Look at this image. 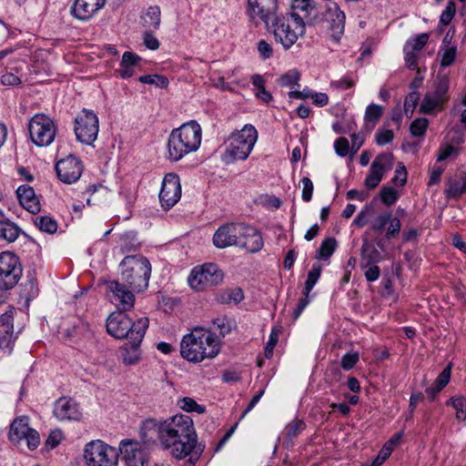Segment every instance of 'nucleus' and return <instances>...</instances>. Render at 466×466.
<instances>
[{"instance_id": "1", "label": "nucleus", "mask_w": 466, "mask_h": 466, "mask_svg": "<svg viewBox=\"0 0 466 466\" xmlns=\"http://www.w3.org/2000/svg\"><path fill=\"white\" fill-rule=\"evenodd\" d=\"M139 436L147 448L159 442L177 460L190 456L192 464L198 461L205 448L198 443L196 429L188 415L177 414L166 420L147 418L140 424Z\"/></svg>"}, {"instance_id": "2", "label": "nucleus", "mask_w": 466, "mask_h": 466, "mask_svg": "<svg viewBox=\"0 0 466 466\" xmlns=\"http://www.w3.org/2000/svg\"><path fill=\"white\" fill-rule=\"evenodd\" d=\"M246 15L256 26L263 24L274 38L289 50L305 34V23L298 13L279 14V0H247Z\"/></svg>"}, {"instance_id": "3", "label": "nucleus", "mask_w": 466, "mask_h": 466, "mask_svg": "<svg viewBox=\"0 0 466 466\" xmlns=\"http://www.w3.org/2000/svg\"><path fill=\"white\" fill-rule=\"evenodd\" d=\"M107 297L111 304L116 308V311L110 314L106 319L107 333L117 339H127L131 341L139 337V333L137 332H141L144 339L149 324L148 319L141 317L134 320L126 313L133 309L135 295L124 289L118 283L109 282Z\"/></svg>"}, {"instance_id": "4", "label": "nucleus", "mask_w": 466, "mask_h": 466, "mask_svg": "<svg viewBox=\"0 0 466 466\" xmlns=\"http://www.w3.org/2000/svg\"><path fill=\"white\" fill-rule=\"evenodd\" d=\"M202 134L197 120H189L172 129L167 141L166 158L177 163L190 153H196L202 143Z\"/></svg>"}, {"instance_id": "5", "label": "nucleus", "mask_w": 466, "mask_h": 466, "mask_svg": "<svg viewBox=\"0 0 466 466\" xmlns=\"http://www.w3.org/2000/svg\"><path fill=\"white\" fill-rule=\"evenodd\" d=\"M219 352V341L215 333L196 328L183 337L180 342V355L192 362L199 363L206 358L213 359Z\"/></svg>"}, {"instance_id": "6", "label": "nucleus", "mask_w": 466, "mask_h": 466, "mask_svg": "<svg viewBox=\"0 0 466 466\" xmlns=\"http://www.w3.org/2000/svg\"><path fill=\"white\" fill-rule=\"evenodd\" d=\"M121 281H116L124 289L134 294L142 293L148 288L152 266L147 257L142 255H127L121 261Z\"/></svg>"}, {"instance_id": "7", "label": "nucleus", "mask_w": 466, "mask_h": 466, "mask_svg": "<svg viewBox=\"0 0 466 466\" xmlns=\"http://www.w3.org/2000/svg\"><path fill=\"white\" fill-rule=\"evenodd\" d=\"M258 139V132L254 125H243L240 130L236 129L230 133L228 138V146L222 155L225 164L243 161L252 153Z\"/></svg>"}, {"instance_id": "8", "label": "nucleus", "mask_w": 466, "mask_h": 466, "mask_svg": "<svg viewBox=\"0 0 466 466\" xmlns=\"http://www.w3.org/2000/svg\"><path fill=\"white\" fill-rule=\"evenodd\" d=\"M224 272L216 263L196 266L190 271L188 283L193 290L202 292L215 289L223 282Z\"/></svg>"}, {"instance_id": "9", "label": "nucleus", "mask_w": 466, "mask_h": 466, "mask_svg": "<svg viewBox=\"0 0 466 466\" xmlns=\"http://www.w3.org/2000/svg\"><path fill=\"white\" fill-rule=\"evenodd\" d=\"M84 460L87 466H117L118 451L101 440L85 445Z\"/></svg>"}, {"instance_id": "10", "label": "nucleus", "mask_w": 466, "mask_h": 466, "mask_svg": "<svg viewBox=\"0 0 466 466\" xmlns=\"http://www.w3.org/2000/svg\"><path fill=\"white\" fill-rule=\"evenodd\" d=\"M98 117L92 109H82L75 118V131L77 142L86 146H92L98 134Z\"/></svg>"}, {"instance_id": "11", "label": "nucleus", "mask_w": 466, "mask_h": 466, "mask_svg": "<svg viewBox=\"0 0 466 466\" xmlns=\"http://www.w3.org/2000/svg\"><path fill=\"white\" fill-rule=\"evenodd\" d=\"M29 137L37 147L51 145L56 136L54 121L44 114L34 115L28 124Z\"/></svg>"}, {"instance_id": "12", "label": "nucleus", "mask_w": 466, "mask_h": 466, "mask_svg": "<svg viewBox=\"0 0 466 466\" xmlns=\"http://www.w3.org/2000/svg\"><path fill=\"white\" fill-rule=\"evenodd\" d=\"M181 197L180 179L176 173H167L162 179L159 192L160 206L166 211L170 210Z\"/></svg>"}, {"instance_id": "13", "label": "nucleus", "mask_w": 466, "mask_h": 466, "mask_svg": "<svg viewBox=\"0 0 466 466\" xmlns=\"http://www.w3.org/2000/svg\"><path fill=\"white\" fill-rule=\"evenodd\" d=\"M84 164L79 157L70 155L55 164V171L57 177L64 184L71 185L76 183L83 174Z\"/></svg>"}, {"instance_id": "14", "label": "nucleus", "mask_w": 466, "mask_h": 466, "mask_svg": "<svg viewBox=\"0 0 466 466\" xmlns=\"http://www.w3.org/2000/svg\"><path fill=\"white\" fill-rule=\"evenodd\" d=\"M53 415L60 421H79L82 419L83 412L82 408L75 399L63 396L55 400Z\"/></svg>"}, {"instance_id": "15", "label": "nucleus", "mask_w": 466, "mask_h": 466, "mask_svg": "<svg viewBox=\"0 0 466 466\" xmlns=\"http://www.w3.org/2000/svg\"><path fill=\"white\" fill-rule=\"evenodd\" d=\"M119 454H122L126 466H147V455L141 449L139 441L133 439H123L119 444Z\"/></svg>"}, {"instance_id": "16", "label": "nucleus", "mask_w": 466, "mask_h": 466, "mask_svg": "<svg viewBox=\"0 0 466 466\" xmlns=\"http://www.w3.org/2000/svg\"><path fill=\"white\" fill-rule=\"evenodd\" d=\"M242 228L243 223H225L217 228L214 236H212V243H214L216 248L220 249L236 246L239 236H241Z\"/></svg>"}, {"instance_id": "17", "label": "nucleus", "mask_w": 466, "mask_h": 466, "mask_svg": "<svg viewBox=\"0 0 466 466\" xmlns=\"http://www.w3.org/2000/svg\"><path fill=\"white\" fill-rule=\"evenodd\" d=\"M322 273V266L319 263H313L310 271L307 273L306 281L302 291V298L299 299L297 309L293 310L292 319L293 320L299 318L303 313L306 307L310 303V292L312 289L318 283V280Z\"/></svg>"}, {"instance_id": "18", "label": "nucleus", "mask_w": 466, "mask_h": 466, "mask_svg": "<svg viewBox=\"0 0 466 466\" xmlns=\"http://www.w3.org/2000/svg\"><path fill=\"white\" fill-rule=\"evenodd\" d=\"M400 220L399 217H393L391 211L381 212L378 215L371 224V229L381 234L386 228L385 238L394 239L399 237L400 231Z\"/></svg>"}, {"instance_id": "19", "label": "nucleus", "mask_w": 466, "mask_h": 466, "mask_svg": "<svg viewBox=\"0 0 466 466\" xmlns=\"http://www.w3.org/2000/svg\"><path fill=\"white\" fill-rule=\"evenodd\" d=\"M242 229L241 236H239L236 246L246 249L249 253H256L261 250L263 239L259 230L246 223H243Z\"/></svg>"}, {"instance_id": "20", "label": "nucleus", "mask_w": 466, "mask_h": 466, "mask_svg": "<svg viewBox=\"0 0 466 466\" xmlns=\"http://www.w3.org/2000/svg\"><path fill=\"white\" fill-rule=\"evenodd\" d=\"M106 0H76L71 8L73 17L79 21H88L103 8Z\"/></svg>"}, {"instance_id": "21", "label": "nucleus", "mask_w": 466, "mask_h": 466, "mask_svg": "<svg viewBox=\"0 0 466 466\" xmlns=\"http://www.w3.org/2000/svg\"><path fill=\"white\" fill-rule=\"evenodd\" d=\"M329 14V23L331 31V39L336 44L341 39L344 34L345 14L339 7L336 2H331L328 6Z\"/></svg>"}, {"instance_id": "22", "label": "nucleus", "mask_w": 466, "mask_h": 466, "mask_svg": "<svg viewBox=\"0 0 466 466\" xmlns=\"http://www.w3.org/2000/svg\"><path fill=\"white\" fill-rule=\"evenodd\" d=\"M16 198L20 206L26 211L35 215L40 212V202L37 195L35 194L33 187L24 184L15 189Z\"/></svg>"}, {"instance_id": "23", "label": "nucleus", "mask_w": 466, "mask_h": 466, "mask_svg": "<svg viewBox=\"0 0 466 466\" xmlns=\"http://www.w3.org/2000/svg\"><path fill=\"white\" fill-rule=\"evenodd\" d=\"M142 58L132 51H126L122 55L119 68L115 71L116 77L128 79L135 75V68L139 66Z\"/></svg>"}, {"instance_id": "24", "label": "nucleus", "mask_w": 466, "mask_h": 466, "mask_svg": "<svg viewBox=\"0 0 466 466\" xmlns=\"http://www.w3.org/2000/svg\"><path fill=\"white\" fill-rule=\"evenodd\" d=\"M393 163L394 156L392 152H381L375 157L367 176L382 179L386 172L393 167Z\"/></svg>"}, {"instance_id": "25", "label": "nucleus", "mask_w": 466, "mask_h": 466, "mask_svg": "<svg viewBox=\"0 0 466 466\" xmlns=\"http://www.w3.org/2000/svg\"><path fill=\"white\" fill-rule=\"evenodd\" d=\"M139 336L136 340H131L120 349L122 363L127 366L137 364L140 360V345L142 342V334L138 332Z\"/></svg>"}, {"instance_id": "26", "label": "nucleus", "mask_w": 466, "mask_h": 466, "mask_svg": "<svg viewBox=\"0 0 466 466\" xmlns=\"http://www.w3.org/2000/svg\"><path fill=\"white\" fill-rule=\"evenodd\" d=\"M33 428H29L27 417L15 418L11 423L8 431V439L14 445H20L23 441V437L31 431Z\"/></svg>"}, {"instance_id": "27", "label": "nucleus", "mask_w": 466, "mask_h": 466, "mask_svg": "<svg viewBox=\"0 0 466 466\" xmlns=\"http://www.w3.org/2000/svg\"><path fill=\"white\" fill-rule=\"evenodd\" d=\"M244 299L242 288H225L215 294V300L220 305H237Z\"/></svg>"}, {"instance_id": "28", "label": "nucleus", "mask_w": 466, "mask_h": 466, "mask_svg": "<svg viewBox=\"0 0 466 466\" xmlns=\"http://www.w3.org/2000/svg\"><path fill=\"white\" fill-rule=\"evenodd\" d=\"M22 273L14 271H0V304L7 299V291L19 282Z\"/></svg>"}, {"instance_id": "29", "label": "nucleus", "mask_w": 466, "mask_h": 466, "mask_svg": "<svg viewBox=\"0 0 466 466\" xmlns=\"http://www.w3.org/2000/svg\"><path fill=\"white\" fill-rule=\"evenodd\" d=\"M360 267L366 268L370 265L377 264L382 261V256L373 244H370L367 240L363 242L360 250Z\"/></svg>"}, {"instance_id": "30", "label": "nucleus", "mask_w": 466, "mask_h": 466, "mask_svg": "<svg viewBox=\"0 0 466 466\" xmlns=\"http://www.w3.org/2000/svg\"><path fill=\"white\" fill-rule=\"evenodd\" d=\"M161 11L159 5H149L141 15V25L145 28L158 30L160 28Z\"/></svg>"}, {"instance_id": "31", "label": "nucleus", "mask_w": 466, "mask_h": 466, "mask_svg": "<svg viewBox=\"0 0 466 466\" xmlns=\"http://www.w3.org/2000/svg\"><path fill=\"white\" fill-rule=\"evenodd\" d=\"M461 181L457 179H450L449 187L445 189V197L448 199L458 200L466 194V172L461 174Z\"/></svg>"}, {"instance_id": "32", "label": "nucleus", "mask_w": 466, "mask_h": 466, "mask_svg": "<svg viewBox=\"0 0 466 466\" xmlns=\"http://www.w3.org/2000/svg\"><path fill=\"white\" fill-rule=\"evenodd\" d=\"M22 273L19 258L9 251L0 253V271Z\"/></svg>"}, {"instance_id": "33", "label": "nucleus", "mask_w": 466, "mask_h": 466, "mask_svg": "<svg viewBox=\"0 0 466 466\" xmlns=\"http://www.w3.org/2000/svg\"><path fill=\"white\" fill-rule=\"evenodd\" d=\"M21 228L8 219L0 220V240L13 243L21 234Z\"/></svg>"}, {"instance_id": "34", "label": "nucleus", "mask_w": 466, "mask_h": 466, "mask_svg": "<svg viewBox=\"0 0 466 466\" xmlns=\"http://www.w3.org/2000/svg\"><path fill=\"white\" fill-rule=\"evenodd\" d=\"M444 404L455 410V418L459 422L466 420V397L454 395L446 400Z\"/></svg>"}, {"instance_id": "35", "label": "nucleus", "mask_w": 466, "mask_h": 466, "mask_svg": "<svg viewBox=\"0 0 466 466\" xmlns=\"http://www.w3.org/2000/svg\"><path fill=\"white\" fill-rule=\"evenodd\" d=\"M446 101L437 98L430 94H426L420 105L419 112L423 115H432L436 110L443 109Z\"/></svg>"}, {"instance_id": "36", "label": "nucleus", "mask_w": 466, "mask_h": 466, "mask_svg": "<svg viewBox=\"0 0 466 466\" xmlns=\"http://www.w3.org/2000/svg\"><path fill=\"white\" fill-rule=\"evenodd\" d=\"M251 81L254 87L257 88V92L255 93V96L257 99H259L266 104H268L273 100L272 94H270L266 89L265 78L262 76L254 75L251 78Z\"/></svg>"}, {"instance_id": "37", "label": "nucleus", "mask_w": 466, "mask_h": 466, "mask_svg": "<svg viewBox=\"0 0 466 466\" xmlns=\"http://www.w3.org/2000/svg\"><path fill=\"white\" fill-rule=\"evenodd\" d=\"M306 428V424L303 420L295 419L291 420L284 429V440L288 442L292 443L294 439H297L298 436L304 431Z\"/></svg>"}, {"instance_id": "38", "label": "nucleus", "mask_w": 466, "mask_h": 466, "mask_svg": "<svg viewBox=\"0 0 466 466\" xmlns=\"http://www.w3.org/2000/svg\"><path fill=\"white\" fill-rule=\"evenodd\" d=\"M34 224L41 232L53 234L57 231V221L49 216L35 217Z\"/></svg>"}, {"instance_id": "39", "label": "nucleus", "mask_w": 466, "mask_h": 466, "mask_svg": "<svg viewBox=\"0 0 466 466\" xmlns=\"http://www.w3.org/2000/svg\"><path fill=\"white\" fill-rule=\"evenodd\" d=\"M299 71L297 69H292L285 74H282L278 79V84L282 88H293L294 86H299Z\"/></svg>"}, {"instance_id": "40", "label": "nucleus", "mask_w": 466, "mask_h": 466, "mask_svg": "<svg viewBox=\"0 0 466 466\" xmlns=\"http://www.w3.org/2000/svg\"><path fill=\"white\" fill-rule=\"evenodd\" d=\"M337 248V240L334 238L323 239L317 251V258L321 260L329 258Z\"/></svg>"}, {"instance_id": "41", "label": "nucleus", "mask_w": 466, "mask_h": 466, "mask_svg": "<svg viewBox=\"0 0 466 466\" xmlns=\"http://www.w3.org/2000/svg\"><path fill=\"white\" fill-rule=\"evenodd\" d=\"M215 329L218 330V334L224 337L230 333L236 327L235 319H229L228 316L218 317L212 321Z\"/></svg>"}, {"instance_id": "42", "label": "nucleus", "mask_w": 466, "mask_h": 466, "mask_svg": "<svg viewBox=\"0 0 466 466\" xmlns=\"http://www.w3.org/2000/svg\"><path fill=\"white\" fill-rule=\"evenodd\" d=\"M450 79L449 76H440L435 83V90L432 96L443 99L446 102L449 100Z\"/></svg>"}, {"instance_id": "43", "label": "nucleus", "mask_w": 466, "mask_h": 466, "mask_svg": "<svg viewBox=\"0 0 466 466\" xmlns=\"http://www.w3.org/2000/svg\"><path fill=\"white\" fill-rule=\"evenodd\" d=\"M177 406L186 412H196L198 414L205 412V406L199 405L196 400L187 396L177 400Z\"/></svg>"}, {"instance_id": "44", "label": "nucleus", "mask_w": 466, "mask_h": 466, "mask_svg": "<svg viewBox=\"0 0 466 466\" xmlns=\"http://www.w3.org/2000/svg\"><path fill=\"white\" fill-rule=\"evenodd\" d=\"M138 81L142 84L155 86L157 88H167L168 86L167 77L158 74L141 76L138 77Z\"/></svg>"}, {"instance_id": "45", "label": "nucleus", "mask_w": 466, "mask_h": 466, "mask_svg": "<svg viewBox=\"0 0 466 466\" xmlns=\"http://www.w3.org/2000/svg\"><path fill=\"white\" fill-rule=\"evenodd\" d=\"M139 247V242L137 239L136 234L133 232H127L122 234L120 238V248L123 253L137 250Z\"/></svg>"}, {"instance_id": "46", "label": "nucleus", "mask_w": 466, "mask_h": 466, "mask_svg": "<svg viewBox=\"0 0 466 466\" xmlns=\"http://www.w3.org/2000/svg\"><path fill=\"white\" fill-rule=\"evenodd\" d=\"M382 113V106L379 104H369L366 112H364V121L375 125L380 120Z\"/></svg>"}, {"instance_id": "47", "label": "nucleus", "mask_w": 466, "mask_h": 466, "mask_svg": "<svg viewBox=\"0 0 466 466\" xmlns=\"http://www.w3.org/2000/svg\"><path fill=\"white\" fill-rule=\"evenodd\" d=\"M380 201L386 207H391L399 199V192L397 189L382 186L380 191Z\"/></svg>"}, {"instance_id": "48", "label": "nucleus", "mask_w": 466, "mask_h": 466, "mask_svg": "<svg viewBox=\"0 0 466 466\" xmlns=\"http://www.w3.org/2000/svg\"><path fill=\"white\" fill-rule=\"evenodd\" d=\"M441 50H443V53L441 55V60H440V66L442 68L451 66L456 61L457 46H445L441 48Z\"/></svg>"}, {"instance_id": "49", "label": "nucleus", "mask_w": 466, "mask_h": 466, "mask_svg": "<svg viewBox=\"0 0 466 466\" xmlns=\"http://www.w3.org/2000/svg\"><path fill=\"white\" fill-rule=\"evenodd\" d=\"M428 126H430V121L425 117H418L414 119L410 127L411 136L416 137H424Z\"/></svg>"}, {"instance_id": "50", "label": "nucleus", "mask_w": 466, "mask_h": 466, "mask_svg": "<svg viewBox=\"0 0 466 466\" xmlns=\"http://www.w3.org/2000/svg\"><path fill=\"white\" fill-rule=\"evenodd\" d=\"M456 15V1L449 0L448 5H446L445 9L442 11L441 15H440L439 25L447 26L451 22L452 18L455 17Z\"/></svg>"}, {"instance_id": "51", "label": "nucleus", "mask_w": 466, "mask_h": 466, "mask_svg": "<svg viewBox=\"0 0 466 466\" xmlns=\"http://www.w3.org/2000/svg\"><path fill=\"white\" fill-rule=\"evenodd\" d=\"M14 342V330H0V350L11 353Z\"/></svg>"}, {"instance_id": "52", "label": "nucleus", "mask_w": 466, "mask_h": 466, "mask_svg": "<svg viewBox=\"0 0 466 466\" xmlns=\"http://www.w3.org/2000/svg\"><path fill=\"white\" fill-rule=\"evenodd\" d=\"M408 173L405 165L402 162L398 163L395 168L394 176L391 178V183L395 186L403 187L407 183Z\"/></svg>"}, {"instance_id": "53", "label": "nucleus", "mask_w": 466, "mask_h": 466, "mask_svg": "<svg viewBox=\"0 0 466 466\" xmlns=\"http://www.w3.org/2000/svg\"><path fill=\"white\" fill-rule=\"evenodd\" d=\"M451 368L452 363H447L446 366L443 368L442 371H441L440 374H438L437 379L435 380V381H433L431 385H436L442 389L449 385L451 375Z\"/></svg>"}, {"instance_id": "54", "label": "nucleus", "mask_w": 466, "mask_h": 466, "mask_svg": "<svg viewBox=\"0 0 466 466\" xmlns=\"http://www.w3.org/2000/svg\"><path fill=\"white\" fill-rule=\"evenodd\" d=\"M360 361V353L357 351L345 353L341 357L340 365L344 370L354 369L356 364Z\"/></svg>"}, {"instance_id": "55", "label": "nucleus", "mask_w": 466, "mask_h": 466, "mask_svg": "<svg viewBox=\"0 0 466 466\" xmlns=\"http://www.w3.org/2000/svg\"><path fill=\"white\" fill-rule=\"evenodd\" d=\"M63 440V432L59 429L51 431L45 441V448L46 451H51L57 447Z\"/></svg>"}, {"instance_id": "56", "label": "nucleus", "mask_w": 466, "mask_h": 466, "mask_svg": "<svg viewBox=\"0 0 466 466\" xmlns=\"http://www.w3.org/2000/svg\"><path fill=\"white\" fill-rule=\"evenodd\" d=\"M394 133L393 130L390 129H379L375 135V142L380 147H384L387 144L393 141Z\"/></svg>"}, {"instance_id": "57", "label": "nucleus", "mask_w": 466, "mask_h": 466, "mask_svg": "<svg viewBox=\"0 0 466 466\" xmlns=\"http://www.w3.org/2000/svg\"><path fill=\"white\" fill-rule=\"evenodd\" d=\"M425 399V395L420 391H413L410 398V404H408V416L406 420H410L413 416V412L417 408V405L420 401H423Z\"/></svg>"}, {"instance_id": "58", "label": "nucleus", "mask_w": 466, "mask_h": 466, "mask_svg": "<svg viewBox=\"0 0 466 466\" xmlns=\"http://www.w3.org/2000/svg\"><path fill=\"white\" fill-rule=\"evenodd\" d=\"M0 330H14V309L0 315Z\"/></svg>"}, {"instance_id": "59", "label": "nucleus", "mask_w": 466, "mask_h": 466, "mask_svg": "<svg viewBox=\"0 0 466 466\" xmlns=\"http://www.w3.org/2000/svg\"><path fill=\"white\" fill-rule=\"evenodd\" d=\"M334 147L339 157H345L350 152V142L343 137H338L334 143Z\"/></svg>"}, {"instance_id": "60", "label": "nucleus", "mask_w": 466, "mask_h": 466, "mask_svg": "<svg viewBox=\"0 0 466 466\" xmlns=\"http://www.w3.org/2000/svg\"><path fill=\"white\" fill-rule=\"evenodd\" d=\"M330 86L339 90H348L355 86V81L350 76H344L337 81L330 82Z\"/></svg>"}, {"instance_id": "61", "label": "nucleus", "mask_w": 466, "mask_h": 466, "mask_svg": "<svg viewBox=\"0 0 466 466\" xmlns=\"http://www.w3.org/2000/svg\"><path fill=\"white\" fill-rule=\"evenodd\" d=\"M28 450L34 451L38 448L40 444V436L36 430L33 429L24 437Z\"/></svg>"}, {"instance_id": "62", "label": "nucleus", "mask_w": 466, "mask_h": 466, "mask_svg": "<svg viewBox=\"0 0 466 466\" xmlns=\"http://www.w3.org/2000/svg\"><path fill=\"white\" fill-rule=\"evenodd\" d=\"M392 453V449L387 444L383 445L379 454L376 455L370 466H381Z\"/></svg>"}, {"instance_id": "63", "label": "nucleus", "mask_w": 466, "mask_h": 466, "mask_svg": "<svg viewBox=\"0 0 466 466\" xmlns=\"http://www.w3.org/2000/svg\"><path fill=\"white\" fill-rule=\"evenodd\" d=\"M300 183L303 185L302 200L305 202H310L313 193V183L311 178L304 177L300 179Z\"/></svg>"}, {"instance_id": "64", "label": "nucleus", "mask_w": 466, "mask_h": 466, "mask_svg": "<svg viewBox=\"0 0 466 466\" xmlns=\"http://www.w3.org/2000/svg\"><path fill=\"white\" fill-rule=\"evenodd\" d=\"M154 30L146 31L144 33V45L148 50H158L159 40L154 35Z\"/></svg>"}]
</instances>
